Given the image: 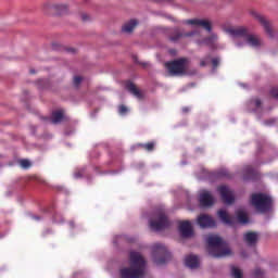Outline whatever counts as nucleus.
I'll list each match as a JSON object with an SVG mask.
<instances>
[{"instance_id":"nucleus-1","label":"nucleus","mask_w":278,"mask_h":278,"mask_svg":"<svg viewBox=\"0 0 278 278\" xmlns=\"http://www.w3.org/2000/svg\"><path fill=\"white\" fill-rule=\"evenodd\" d=\"M226 33L233 38L237 48H243L247 45L254 49L263 47V40L257 35H248L243 27L227 28Z\"/></svg>"},{"instance_id":"nucleus-2","label":"nucleus","mask_w":278,"mask_h":278,"mask_svg":"<svg viewBox=\"0 0 278 278\" xmlns=\"http://www.w3.org/2000/svg\"><path fill=\"white\" fill-rule=\"evenodd\" d=\"M130 267H124L119 270L121 278H143L146 271V262L139 252H130Z\"/></svg>"},{"instance_id":"nucleus-3","label":"nucleus","mask_w":278,"mask_h":278,"mask_svg":"<svg viewBox=\"0 0 278 278\" xmlns=\"http://www.w3.org/2000/svg\"><path fill=\"white\" fill-rule=\"evenodd\" d=\"M205 241L206 244H208L210 256L215 258H225L227 256H231L232 252L228 244L217 235H208Z\"/></svg>"},{"instance_id":"nucleus-4","label":"nucleus","mask_w":278,"mask_h":278,"mask_svg":"<svg viewBox=\"0 0 278 278\" xmlns=\"http://www.w3.org/2000/svg\"><path fill=\"white\" fill-rule=\"evenodd\" d=\"M251 205H253L257 212L264 213L270 210L273 199L267 194L256 193L251 195Z\"/></svg>"},{"instance_id":"nucleus-5","label":"nucleus","mask_w":278,"mask_h":278,"mask_svg":"<svg viewBox=\"0 0 278 278\" xmlns=\"http://www.w3.org/2000/svg\"><path fill=\"white\" fill-rule=\"evenodd\" d=\"M165 68L170 76H181L187 73L188 61L187 59H179L173 62L165 63Z\"/></svg>"},{"instance_id":"nucleus-6","label":"nucleus","mask_w":278,"mask_h":278,"mask_svg":"<svg viewBox=\"0 0 278 278\" xmlns=\"http://www.w3.org/2000/svg\"><path fill=\"white\" fill-rule=\"evenodd\" d=\"M170 226L164 211H159L154 214V217L150 219V228L152 231H161Z\"/></svg>"},{"instance_id":"nucleus-7","label":"nucleus","mask_w":278,"mask_h":278,"mask_svg":"<svg viewBox=\"0 0 278 278\" xmlns=\"http://www.w3.org/2000/svg\"><path fill=\"white\" fill-rule=\"evenodd\" d=\"M166 253H167V250L165 245L161 243H156L152 245V257L154 258V263H156V265H163L164 263H166V260L157 258V256H164L166 255Z\"/></svg>"},{"instance_id":"nucleus-8","label":"nucleus","mask_w":278,"mask_h":278,"mask_svg":"<svg viewBox=\"0 0 278 278\" xmlns=\"http://www.w3.org/2000/svg\"><path fill=\"white\" fill-rule=\"evenodd\" d=\"M67 10H68L67 4H62V3H55V4L46 3L45 4V13L46 14L62 15V14L67 13Z\"/></svg>"},{"instance_id":"nucleus-9","label":"nucleus","mask_w":278,"mask_h":278,"mask_svg":"<svg viewBox=\"0 0 278 278\" xmlns=\"http://www.w3.org/2000/svg\"><path fill=\"white\" fill-rule=\"evenodd\" d=\"M185 25H191L192 27H203L206 31H212L211 21L205 18H192L185 21Z\"/></svg>"},{"instance_id":"nucleus-10","label":"nucleus","mask_w":278,"mask_h":278,"mask_svg":"<svg viewBox=\"0 0 278 278\" xmlns=\"http://www.w3.org/2000/svg\"><path fill=\"white\" fill-rule=\"evenodd\" d=\"M199 202L202 207H211L215 203V198L207 190L200 191Z\"/></svg>"},{"instance_id":"nucleus-11","label":"nucleus","mask_w":278,"mask_h":278,"mask_svg":"<svg viewBox=\"0 0 278 278\" xmlns=\"http://www.w3.org/2000/svg\"><path fill=\"white\" fill-rule=\"evenodd\" d=\"M218 193L222 195V200L225 204L231 205L235 203V194L232 193L231 189L226 186H222L218 188Z\"/></svg>"},{"instance_id":"nucleus-12","label":"nucleus","mask_w":278,"mask_h":278,"mask_svg":"<svg viewBox=\"0 0 278 278\" xmlns=\"http://www.w3.org/2000/svg\"><path fill=\"white\" fill-rule=\"evenodd\" d=\"M198 225L200 226V228L206 229V228H214L216 226V223L214 218H212L207 214H201L198 217Z\"/></svg>"},{"instance_id":"nucleus-13","label":"nucleus","mask_w":278,"mask_h":278,"mask_svg":"<svg viewBox=\"0 0 278 278\" xmlns=\"http://www.w3.org/2000/svg\"><path fill=\"white\" fill-rule=\"evenodd\" d=\"M179 235H181L182 238L192 237V226L190 222L179 223Z\"/></svg>"},{"instance_id":"nucleus-14","label":"nucleus","mask_w":278,"mask_h":278,"mask_svg":"<svg viewBox=\"0 0 278 278\" xmlns=\"http://www.w3.org/2000/svg\"><path fill=\"white\" fill-rule=\"evenodd\" d=\"M139 25V21H137L136 18H132L130 21H127L126 24L123 25L122 31L124 34H131L134 33V30L136 29V27Z\"/></svg>"},{"instance_id":"nucleus-15","label":"nucleus","mask_w":278,"mask_h":278,"mask_svg":"<svg viewBox=\"0 0 278 278\" xmlns=\"http://www.w3.org/2000/svg\"><path fill=\"white\" fill-rule=\"evenodd\" d=\"M243 241L248 247H253L258 241V235L256 232H247L243 235Z\"/></svg>"},{"instance_id":"nucleus-16","label":"nucleus","mask_w":278,"mask_h":278,"mask_svg":"<svg viewBox=\"0 0 278 278\" xmlns=\"http://www.w3.org/2000/svg\"><path fill=\"white\" fill-rule=\"evenodd\" d=\"M251 15L256 18L257 22L261 23V25H263L264 30H266L267 35L270 36V25L269 23L266 21V18H264L261 14L256 13V12H252Z\"/></svg>"},{"instance_id":"nucleus-17","label":"nucleus","mask_w":278,"mask_h":278,"mask_svg":"<svg viewBox=\"0 0 278 278\" xmlns=\"http://www.w3.org/2000/svg\"><path fill=\"white\" fill-rule=\"evenodd\" d=\"M185 264L191 269L199 268V257L194 255L186 256Z\"/></svg>"},{"instance_id":"nucleus-18","label":"nucleus","mask_w":278,"mask_h":278,"mask_svg":"<svg viewBox=\"0 0 278 278\" xmlns=\"http://www.w3.org/2000/svg\"><path fill=\"white\" fill-rule=\"evenodd\" d=\"M218 217L222 219L223 224L227 226H232V218L228 216V213L225 210L218 211Z\"/></svg>"},{"instance_id":"nucleus-19","label":"nucleus","mask_w":278,"mask_h":278,"mask_svg":"<svg viewBox=\"0 0 278 278\" xmlns=\"http://www.w3.org/2000/svg\"><path fill=\"white\" fill-rule=\"evenodd\" d=\"M126 90L135 96V98H142V94L140 93L139 89H137L136 85L132 83L126 84Z\"/></svg>"},{"instance_id":"nucleus-20","label":"nucleus","mask_w":278,"mask_h":278,"mask_svg":"<svg viewBox=\"0 0 278 278\" xmlns=\"http://www.w3.org/2000/svg\"><path fill=\"white\" fill-rule=\"evenodd\" d=\"M64 119V112L55 111L52 113L51 123L56 125Z\"/></svg>"},{"instance_id":"nucleus-21","label":"nucleus","mask_w":278,"mask_h":278,"mask_svg":"<svg viewBox=\"0 0 278 278\" xmlns=\"http://www.w3.org/2000/svg\"><path fill=\"white\" fill-rule=\"evenodd\" d=\"M237 220H239V224L242 225L249 224V217L247 216V212L243 210L237 211Z\"/></svg>"},{"instance_id":"nucleus-22","label":"nucleus","mask_w":278,"mask_h":278,"mask_svg":"<svg viewBox=\"0 0 278 278\" xmlns=\"http://www.w3.org/2000/svg\"><path fill=\"white\" fill-rule=\"evenodd\" d=\"M230 276L232 278H242L243 273L240 268L236 265H230Z\"/></svg>"},{"instance_id":"nucleus-23","label":"nucleus","mask_w":278,"mask_h":278,"mask_svg":"<svg viewBox=\"0 0 278 278\" xmlns=\"http://www.w3.org/2000/svg\"><path fill=\"white\" fill-rule=\"evenodd\" d=\"M197 33L195 31H191V33H186V34H181L176 31V36L170 37L172 42H177L178 39L184 38V37H192L194 36Z\"/></svg>"},{"instance_id":"nucleus-24","label":"nucleus","mask_w":278,"mask_h":278,"mask_svg":"<svg viewBox=\"0 0 278 278\" xmlns=\"http://www.w3.org/2000/svg\"><path fill=\"white\" fill-rule=\"evenodd\" d=\"M218 39V37L213 34L211 35L208 38H206L205 40L202 41V45H205L207 47H214L216 40Z\"/></svg>"},{"instance_id":"nucleus-25","label":"nucleus","mask_w":278,"mask_h":278,"mask_svg":"<svg viewBox=\"0 0 278 278\" xmlns=\"http://www.w3.org/2000/svg\"><path fill=\"white\" fill-rule=\"evenodd\" d=\"M18 164H20L21 167L24 168V169H27L28 167L31 166V163H30V161H28V160H21V161H18Z\"/></svg>"},{"instance_id":"nucleus-26","label":"nucleus","mask_w":278,"mask_h":278,"mask_svg":"<svg viewBox=\"0 0 278 278\" xmlns=\"http://www.w3.org/2000/svg\"><path fill=\"white\" fill-rule=\"evenodd\" d=\"M141 147H143L144 150H147V151H153V149H154V143H153V142H150V143H147V144H141Z\"/></svg>"},{"instance_id":"nucleus-27","label":"nucleus","mask_w":278,"mask_h":278,"mask_svg":"<svg viewBox=\"0 0 278 278\" xmlns=\"http://www.w3.org/2000/svg\"><path fill=\"white\" fill-rule=\"evenodd\" d=\"M81 80H83L81 77L76 76V77L73 79V84L77 87L79 84H81Z\"/></svg>"},{"instance_id":"nucleus-28","label":"nucleus","mask_w":278,"mask_h":278,"mask_svg":"<svg viewBox=\"0 0 278 278\" xmlns=\"http://www.w3.org/2000/svg\"><path fill=\"white\" fill-rule=\"evenodd\" d=\"M270 96H271L273 98L278 99V88L271 89V90H270Z\"/></svg>"},{"instance_id":"nucleus-29","label":"nucleus","mask_w":278,"mask_h":278,"mask_svg":"<svg viewBox=\"0 0 278 278\" xmlns=\"http://www.w3.org/2000/svg\"><path fill=\"white\" fill-rule=\"evenodd\" d=\"M127 111H128V110H127V106H124V105H121V106H119V114H121V115L126 114Z\"/></svg>"},{"instance_id":"nucleus-30","label":"nucleus","mask_w":278,"mask_h":278,"mask_svg":"<svg viewBox=\"0 0 278 278\" xmlns=\"http://www.w3.org/2000/svg\"><path fill=\"white\" fill-rule=\"evenodd\" d=\"M212 63H213V70H215L219 64V59H213Z\"/></svg>"},{"instance_id":"nucleus-31","label":"nucleus","mask_w":278,"mask_h":278,"mask_svg":"<svg viewBox=\"0 0 278 278\" xmlns=\"http://www.w3.org/2000/svg\"><path fill=\"white\" fill-rule=\"evenodd\" d=\"M254 105H256V108H260V105H262V101L258 99L254 100Z\"/></svg>"},{"instance_id":"nucleus-32","label":"nucleus","mask_w":278,"mask_h":278,"mask_svg":"<svg viewBox=\"0 0 278 278\" xmlns=\"http://www.w3.org/2000/svg\"><path fill=\"white\" fill-rule=\"evenodd\" d=\"M260 275H262V270L261 269L254 270V276L255 277H258Z\"/></svg>"},{"instance_id":"nucleus-33","label":"nucleus","mask_w":278,"mask_h":278,"mask_svg":"<svg viewBox=\"0 0 278 278\" xmlns=\"http://www.w3.org/2000/svg\"><path fill=\"white\" fill-rule=\"evenodd\" d=\"M245 172H247L248 174H252L253 169H252L251 166H247V167H245Z\"/></svg>"},{"instance_id":"nucleus-34","label":"nucleus","mask_w":278,"mask_h":278,"mask_svg":"<svg viewBox=\"0 0 278 278\" xmlns=\"http://www.w3.org/2000/svg\"><path fill=\"white\" fill-rule=\"evenodd\" d=\"M188 112H190V109L188 106L182 108V113H188Z\"/></svg>"},{"instance_id":"nucleus-35","label":"nucleus","mask_w":278,"mask_h":278,"mask_svg":"<svg viewBox=\"0 0 278 278\" xmlns=\"http://www.w3.org/2000/svg\"><path fill=\"white\" fill-rule=\"evenodd\" d=\"M33 220H40L39 216H33Z\"/></svg>"},{"instance_id":"nucleus-36","label":"nucleus","mask_w":278,"mask_h":278,"mask_svg":"<svg viewBox=\"0 0 278 278\" xmlns=\"http://www.w3.org/2000/svg\"><path fill=\"white\" fill-rule=\"evenodd\" d=\"M80 177H81V175H80V174L75 173V178H80Z\"/></svg>"},{"instance_id":"nucleus-37","label":"nucleus","mask_w":278,"mask_h":278,"mask_svg":"<svg viewBox=\"0 0 278 278\" xmlns=\"http://www.w3.org/2000/svg\"><path fill=\"white\" fill-rule=\"evenodd\" d=\"M200 66H205V62L204 61L200 62Z\"/></svg>"}]
</instances>
